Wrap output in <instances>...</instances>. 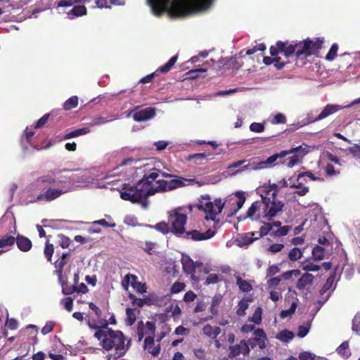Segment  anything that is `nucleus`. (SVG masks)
Listing matches in <instances>:
<instances>
[{
  "instance_id": "3",
  "label": "nucleus",
  "mask_w": 360,
  "mask_h": 360,
  "mask_svg": "<svg viewBox=\"0 0 360 360\" xmlns=\"http://www.w3.org/2000/svg\"><path fill=\"white\" fill-rule=\"evenodd\" d=\"M280 191L279 186L276 184L263 186L261 189V201L262 202V218L271 221L279 213L283 212L284 202L278 198Z\"/></svg>"
},
{
  "instance_id": "62",
  "label": "nucleus",
  "mask_w": 360,
  "mask_h": 360,
  "mask_svg": "<svg viewBox=\"0 0 360 360\" xmlns=\"http://www.w3.org/2000/svg\"><path fill=\"white\" fill-rule=\"evenodd\" d=\"M64 308L69 312L72 311L73 307V299L70 297L64 298L62 300Z\"/></svg>"
},
{
  "instance_id": "58",
  "label": "nucleus",
  "mask_w": 360,
  "mask_h": 360,
  "mask_svg": "<svg viewBox=\"0 0 360 360\" xmlns=\"http://www.w3.org/2000/svg\"><path fill=\"white\" fill-rule=\"evenodd\" d=\"M250 129L251 131L260 133L264 131V125L262 123L252 122L250 125Z\"/></svg>"
},
{
  "instance_id": "43",
  "label": "nucleus",
  "mask_w": 360,
  "mask_h": 360,
  "mask_svg": "<svg viewBox=\"0 0 360 360\" xmlns=\"http://www.w3.org/2000/svg\"><path fill=\"white\" fill-rule=\"evenodd\" d=\"M236 196L238 198L236 201L237 208L234 210L233 214H236L240 209H241L246 200L244 193L243 192L237 191L236 193Z\"/></svg>"
},
{
  "instance_id": "30",
  "label": "nucleus",
  "mask_w": 360,
  "mask_h": 360,
  "mask_svg": "<svg viewBox=\"0 0 360 360\" xmlns=\"http://www.w3.org/2000/svg\"><path fill=\"white\" fill-rule=\"evenodd\" d=\"M236 284L238 285L239 289L245 292H250L252 290V287L250 283L247 281L242 279L239 276L236 277Z\"/></svg>"
},
{
  "instance_id": "29",
  "label": "nucleus",
  "mask_w": 360,
  "mask_h": 360,
  "mask_svg": "<svg viewBox=\"0 0 360 360\" xmlns=\"http://www.w3.org/2000/svg\"><path fill=\"white\" fill-rule=\"evenodd\" d=\"M292 229L290 226H281L276 231H272L270 235L274 238H280L283 236H285L288 234L289 231Z\"/></svg>"
},
{
  "instance_id": "49",
  "label": "nucleus",
  "mask_w": 360,
  "mask_h": 360,
  "mask_svg": "<svg viewBox=\"0 0 360 360\" xmlns=\"http://www.w3.org/2000/svg\"><path fill=\"white\" fill-rule=\"evenodd\" d=\"M256 240H258V238H257V236L255 238L251 237L250 235H249L248 233L244 236H243L241 238L240 240L239 241L240 242L239 245L240 246L248 245L252 243Z\"/></svg>"
},
{
  "instance_id": "61",
  "label": "nucleus",
  "mask_w": 360,
  "mask_h": 360,
  "mask_svg": "<svg viewBox=\"0 0 360 360\" xmlns=\"http://www.w3.org/2000/svg\"><path fill=\"white\" fill-rule=\"evenodd\" d=\"M348 151L353 157L360 159V145L354 144L348 148Z\"/></svg>"
},
{
  "instance_id": "11",
  "label": "nucleus",
  "mask_w": 360,
  "mask_h": 360,
  "mask_svg": "<svg viewBox=\"0 0 360 360\" xmlns=\"http://www.w3.org/2000/svg\"><path fill=\"white\" fill-rule=\"evenodd\" d=\"M129 283L137 292L141 294L146 292L147 287L146 284L139 282L138 277L136 275L129 273L124 277L122 284L125 289H127Z\"/></svg>"
},
{
  "instance_id": "40",
  "label": "nucleus",
  "mask_w": 360,
  "mask_h": 360,
  "mask_svg": "<svg viewBox=\"0 0 360 360\" xmlns=\"http://www.w3.org/2000/svg\"><path fill=\"white\" fill-rule=\"evenodd\" d=\"M335 278V273H333L330 275L326 280L325 284L321 288L320 292L321 294H324L327 292L333 285Z\"/></svg>"
},
{
  "instance_id": "55",
  "label": "nucleus",
  "mask_w": 360,
  "mask_h": 360,
  "mask_svg": "<svg viewBox=\"0 0 360 360\" xmlns=\"http://www.w3.org/2000/svg\"><path fill=\"white\" fill-rule=\"evenodd\" d=\"M325 172L328 176H336L340 174V172L339 169H335L334 166L330 163L327 164L325 167Z\"/></svg>"
},
{
  "instance_id": "12",
  "label": "nucleus",
  "mask_w": 360,
  "mask_h": 360,
  "mask_svg": "<svg viewBox=\"0 0 360 360\" xmlns=\"http://www.w3.org/2000/svg\"><path fill=\"white\" fill-rule=\"evenodd\" d=\"M303 150L302 146H298L296 148H292L290 150H282L281 152H280L278 153H275V154L272 155L271 156L269 157L266 160H262L263 164H264V168L266 169V168L271 167L272 166L277 165V163L276 162L278 159L283 158L286 155L292 154V153H298L300 150Z\"/></svg>"
},
{
  "instance_id": "35",
  "label": "nucleus",
  "mask_w": 360,
  "mask_h": 360,
  "mask_svg": "<svg viewBox=\"0 0 360 360\" xmlns=\"http://www.w3.org/2000/svg\"><path fill=\"white\" fill-rule=\"evenodd\" d=\"M272 231L271 226L270 225V221L264 222V225L260 227L259 231L258 233V236L257 238L259 239L267 236L269 233H271Z\"/></svg>"
},
{
  "instance_id": "7",
  "label": "nucleus",
  "mask_w": 360,
  "mask_h": 360,
  "mask_svg": "<svg viewBox=\"0 0 360 360\" xmlns=\"http://www.w3.org/2000/svg\"><path fill=\"white\" fill-rule=\"evenodd\" d=\"M298 42L289 44L288 41H278L275 46L270 47V54L271 56H276L278 53H283L286 58H289L292 54L297 56V51L299 49Z\"/></svg>"
},
{
  "instance_id": "13",
  "label": "nucleus",
  "mask_w": 360,
  "mask_h": 360,
  "mask_svg": "<svg viewBox=\"0 0 360 360\" xmlns=\"http://www.w3.org/2000/svg\"><path fill=\"white\" fill-rule=\"evenodd\" d=\"M177 58V56H172L166 64L158 68L155 72L149 74L141 79L140 82L143 84L151 82L153 78L155 77L157 72L162 73L168 72L176 63Z\"/></svg>"
},
{
  "instance_id": "10",
  "label": "nucleus",
  "mask_w": 360,
  "mask_h": 360,
  "mask_svg": "<svg viewBox=\"0 0 360 360\" xmlns=\"http://www.w3.org/2000/svg\"><path fill=\"white\" fill-rule=\"evenodd\" d=\"M262 202L261 200H257L252 203L250 207L248 209L247 212L244 214H240L238 217V220L245 221L247 219H250L252 221H257L262 218L263 211Z\"/></svg>"
},
{
  "instance_id": "2",
  "label": "nucleus",
  "mask_w": 360,
  "mask_h": 360,
  "mask_svg": "<svg viewBox=\"0 0 360 360\" xmlns=\"http://www.w3.org/2000/svg\"><path fill=\"white\" fill-rule=\"evenodd\" d=\"M60 171L51 172L47 174L39 176L37 182L43 185L42 191L35 201L51 202L66 193L69 191L68 185L70 179L59 175Z\"/></svg>"
},
{
  "instance_id": "6",
  "label": "nucleus",
  "mask_w": 360,
  "mask_h": 360,
  "mask_svg": "<svg viewBox=\"0 0 360 360\" xmlns=\"http://www.w3.org/2000/svg\"><path fill=\"white\" fill-rule=\"evenodd\" d=\"M323 39L317 37L315 40L307 38L298 42L299 49L297 51V58H306L310 56H318L323 47Z\"/></svg>"
},
{
  "instance_id": "45",
  "label": "nucleus",
  "mask_w": 360,
  "mask_h": 360,
  "mask_svg": "<svg viewBox=\"0 0 360 360\" xmlns=\"http://www.w3.org/2000/svg\"><path fill=\"white\" fill-rule=\"evenodd\" d=\"M338 50V45L337 44H333L326 56V60L328 61L333 60L337 56Z\"/></svg>"
},
{
  "instance_id": "54",
  "label": "nucleus",
  "mask_w": 360,
  "mask_h": 360,
  "mask_svg": "<svg viewBox=\"0 0 360 360\" xmlns=\"http://www.w3.org/2000/svg\"><path fill=\"white\" fill-rule=\"evenodd\" d=\"M247 162L246 160H238L236 162H233L230 165L227 167V169L229 172H231L232 173L234 172L233 169L238 168V169H243V166L245 165V163Z\"/></svg>"
},
{
  "instance_id": "44",
  "label": "nucleus",
  "mask_w": 360,
  "mask_h": 360,
  "mask_svg": "<svg viewBox=\"0 0 360 360\" xmlns=\"http://www.w3.org/2000/svg\"><path fill=\"white\" fill-rule=\"evenodd\" d=\"M76 285H70L68 283H62V292L65 295H72V293L76 292Z\"/></svg>"
},
{
  "instance_id": "22",
  "label": "nucleus",
  "mask_w": 360,
  "mask_h": 360,
  "mask_svg": "<svg viewBox=\"0 0 360 360\" xmlns=\"http://www.w3.org/2000/svg\"><path fill=\"white\" fill-rule=\"evenodd\" d=\"M69 253H63L62 257L55 262L56 273L59 278H62L63 268L68 262V257Z\"/></svg>"
},
{
  "instance_id": "24",
  "label": "nucleus",
  "mask_w": 360,
  "mask_h": 360,
  "mask_svg": "<svg viewBox=\"0 0 360 360\" xmlns=\"http://www.w3.org/2000/svg\"><path fill=\"white\" fill-rule=\"evenodd\" d=\"M314 280V276L311 274H303L297 282V288L299 290H304L305 288L311 284Z\"/></svg>"
},
{
  "instance_id": "1",
  "label": "nucleus",
  "mask_w": 360,
  "mask_h": 360,
  "mask_svg": "<svg viewBox=\"0 0 360 360\" xmlns=\"http://www.w3.org/2000/svg\"><path fill=\"white\" fill-rule=\"evenodd\" d=\"M160 176L171 178L174 175L153 167L135 185L124 184L120 192V198L136 203L145 201L148 197L157 193L165 192L167 180L161 179Z\"/></svg>"
},
{
  "instance_id": "63",
  "label": "nucleus",
  "mask_w": 360,
  "mask_h": 360,
  "mask_svg": "<svg viewBox=\"0 0 360 360\" xmlns=\"http://www.w3.org/2000/svg\"><path fill=\"white\" fill-rule=\"evenodd\" d=\"M55 325L56 324L53 321H47L41 329V333L43 335H47L50 333L53 330Z\"/></svg>"
},
{
  "instance_id": "57",
  "label": "nucleus",
  "mask_w": 360,
  "mask_h": 360,
  "mask_svg": "<svg viewBox=\"0 0 360 360\" xmlns=\"http://www.w3.org/2000/svg\"><path fill=\"white\" fill-rule=\"evenodd\" d=\"M284 245L282 243H273L267 248V250L273 254L281 252L284 248Z\"/></svg>"
},
{
  "instance_id": "47",
  "label": "nucleus",
  "mask_w": 360,
  "mask_h": 360,
  "mask_svg": "<svg viewBox=\"0 0 360 360\" xmlns=\"http://www.w3.org/2000/svg\"><path fill=\"white\" fill-rule=\"evenodd\" d=\"M186 288V285L182 282L176 281L171 287V293L176 294L183 291Z\"/></svg>"
},
{
  "instance_id": "59",
  "label": "nucleus",
  "mask_w": 360,
  "mask_h": 360,
  "mask_svg": "<svg viewBox=\"0 0 360 360\" xmlns=\"http://www.w3.org/2000/svg\"><path fill=\"white\" fill-rule=\"evenodd\" d=\"M145 327L146 329V334L148 333L150 335L149 336L154 337L155 330H156V326H155V323L152 322V321H147L146 323Z\"/></svg>"
},
{
  "instance_id": "17",
  "label": "nucleus",
  "mask_w": 360,
  "mask_h": 360,
  "mask_svg": "<svg viewBox=\"0 0 360 360\" xmlns=\"http://www.w3.org/2000/svg\"><path fill=\"white\" fill-rule=\"evenodd\" d=\"M174 179L167 181L166 191H172L178 188L184 187L186 185L185 181L189 184L196 183L194 179H185L181 176L174 175Z\"/></svg>"
},
{
  "instance_id": "32",
  "label": "nucleus",
  "mask_w": 360,
  "mask_h": 360,
  "mask_svg": "<svg viewBox=\"0 0 360 360\" xmlns=\"http://www.w3.org/2000/svg\"><path fill=\"white\" fill-rule=\"evenodd\" d=\"M314 260H322L325 257V248L320 245H316L311 252Z\"/></svg>"
},
{
  "instance_id": "52",
  "label": "nucleus",
  "mask_w": 360,
  "mask_h": 360,
  "mask_svg": "<svg viewBox=\"0 0 360 360\" xmlns=\"http://www.w3.org/2000/svg\"><path fill=\"white\" fill-rule=\"evenodd\" d=\"M154 228L163 234H167L169 232V225L165 221L158 223Z\"/></svg>"
},
{
  "instance_id": "26",
  "label": "nucleus",
  "mask_w": 360,
  "mask_h": 360,
  "mask_svg": "<svg viewBox=\"0 0 360 360\" xmlns=\"http://www.w3.org/2000/svg\"><path fill=\"white\" fill-rule=\"evenodd\" d=\"M337 353L344 359H348L351 356V352L347 341L343 342L336 349Z\"/></svg>"
},
{
  "instance_id": "19",
  "label": "nucleus",
  "mask_w": 360,
  "mask_h": 360,
  "mask_svg": "<svg viewBox=\"0 0 360 360\" xmlns=\"http://www.w3.org/2000/svg\"><path fill=\"white\" fill-rule=\"evenodd\" d=\"M341 108L338 105L333 104H328L321 112L313 120V122H317L323 119L326 118L327 117L334 114L335 112L340 110Z\"/></svg>"
},
{
  "instance_id": "27",
  "label": "nucleus",
  "mask_w": 360,
  "mask_h": 360,
  "mask_svg": "<svg viewBox=\"0 0 360 360\" xmlns=\"http://www.w3.org/2000/svg\"><path fill=\"white\" fill-rule=\"evenodd\" d=\"M254 334L255 335V340L257 341L259 344V346L261 349L265 347V339H266V333L262 328H258L255 330Z\"/></svg>"
},
{
  "instance_id": "21",
  "label": "nucleus",
  "mask_w": 360,
  "mask_h": 360,
  "mask_svg": "<svg viewBox=\"0 0 360 360\" xmlns=\"http://www.w3.org/2000/svg\"><path fill=\"white\" fill-rule=\"evenodd\" d=\"M154 345V337L148 336L144 340V349L148 350V352L151 354L153 356H157L160 352V344L153 347Z\"/></svg>"
},
{
  "instance_id": "8",
  "label": "nucleus",
  "mask_w": 360,
  "mask_h": 360,
  "mask_svg": "<svg viewBox=\"0 0 360 360\" xmlns=\"http://www.w3.org/2000/svg\"><path fill=\"white\" fill-rule=\"evenodd\" d=\"M169 221L172 226V232L176 236L186 233L185 225L187 221V215L179 213L178 210L172 211L169 215Z\"/></svg>"
},
{
  "instance_id": "25",
  "label": "nucleus",
  "mask_w": 360,
  "mask_h": 360,
  "mask_svg": "<svg viewBox=\"0 0 360 360\" xmlns=\"http://www.w3.org/2000/svg\"><path fill=\"white\" fill-rule=\"evenodd\" d=\"M87 13V9L84 5H79L74 6L68 13V15L70 19H73L75 17H79L85 15Z\"/></svg>"
},
{
  "instance_id": "64",
  "label": "nucleus",
  "mask_w": 360,
  "mask_h": 360,
  "mask_svg": "<svg viewBox=\"0 0 360 360\" xmlns=\"http://www.w3.org/2000/svg\"><path fill=\"white\" fill-rule=\"evenodd\" d=\"M273 124H285L286 122V117L282 113H277L271 120Z\"/></svg>"
},
{
  "instance_id": "60",
  "label": "nucleus",
  "mask_w": 360,
  "mask_h": 360,
  "mask_svg": "<svg viewBox=\"0 0 360 360\" xmlns=\"http://www.w3.org/2000/svg\"><path fill=\"white\" fill-rule=\"evenodd\" d=\"M296 308H297V304H296V303L293 302L291 304L289 309L281 311V312L280 314V316L281 318H285L287 316L292 315V314L295 313Z\"/></svg>"
},
{
  "instance_id": "5",
  "label": "nucleus",
  "mask_w": 360,
  "mask_h": 360,
  "mask_svg": "<svg viewBox=\"0 0 360 360\" xmlns=\"http://www.w3.org/2000/svg\"><path fill=\"white\" fill-rule=\"evenodd\" d=\"M225 202H222L221 198H216L212 202L211 197L208 194L200 195L198 202L195 207L198 210L206 213L205 219L214 221L218 214L221 213Z\"/></svg>"
},
{
  "instance_id": "46",
  "label": "nucleus",
  "mask_w": 360,
  "mask_h": 360,
  "mask_svg": "<svg viewBox=\"0 0 360 360\" xmlns=\"http://www.w3.org/2000/svg\"><path fill=\"white\" fill-rule=\"evenodd\" d=\"M352 329L353 332L356 333L358 335H360V314H356L352 319Z\"/></svg>"
},
{
  "instance_id": "20",
  "label": "nucleus",
  "mask_w": 360,
  "mask_h": 360,
  "mask_svg": "<svg viewBox=\"0 0 360 360\" xmlns=\"http://www.w3.org/2000/svg\"><path fill=\"white\" fill-rule=\"evenodd\" d=\"M18 248L22 252H28L32 247V241L26 236L18 234L16 237Z\"/></svg>"
},
{
  "instance_id": "4",
  "label": "nucleus",
  "mask_w": 360,
  "mask_h": 360,
  "mask_svg": "<svg viewBox=\"0 0 360 360\" xmlns=\"http://www.w3.org/2000/svg\"><path fill=\"white\" fill-rule=\"evenodd\" d=\"M124 342L125 338L122 331L108 328L107 338L103 340V348L109 351L115 347V352L108 356V360H110L111 358L116 360L125 354L128 347H125Z\"/></svg>"
},
{
  "instance_id": "34",
  "label": "nucleus",
  "mask_w": 360,
  "mask_h": 360,
  "mask_svg": "<svg viewBox=\"0 0 360 360\" xmlns=\"http://www.w3.org/2000/svg\"><path fill=\"white\" fill-rule=\"evenodd\" d=\"M16 238L12 236H4L0 239V248L11 247L15 243Z\"/></svg>"
},
{
  "instance_id": "28",
  "label": "nucleus",
  "mask_w": 360,
  "mask_h": 360,
  "mask_svg": "<svg viewBox=\"0 0 360 360\" xmlns=\"http://www.w3.org/2000/svg\"><path fill=\"white\" fill-rule=\"evenodd\" d=\"M89 132H90L89 127H83V128L78 129L74 130L72 131H70V132L66 134L64 136L63 139L66 140V139H69L71 138H75V137H77V136H79L82 135H84Z\"/></svg>"
},
{
  "instance_id": "18",
  "label": "nucleus",
  "mask_w": 360,
  "mask_h": 360,
  "mask_svg": "<svg viewBox=\"0 0 360 360\" xmlns=\"http://www.w3.org/2000/svg\"><path fill=\"white\" fill-rule=\"evenodd\" d=\"M181 264L184 273L193 276L195 271L196 265L193 260L188 255H182Z\"/></svg>"
},
{
  "instance_id": "33",
  "label": "nucleus",
  "mask_w": 360,
  "mask_h": 360,
  "mask_svg": "<svg viewBox=\"0 0 360 360\" xmlns=\"http://www.w3.org/2000/svg\"><path fill=\"white\" fill-rule=\"evenodd\" d=\"M294 338V333L288 330H281L276 335V338L282 342H288Z\"/></svg>"
},
{
  "instance_id": "53",
  "label": "nucleus",
  "mask_w": 360,
  "mask_h": 360,
  "mask_svg": "<svg viewBox=\"0 0 360 360\" xmlns=\"http://www.w3.org/2000/svg\"><path fill=\"white\" fill-rule=\"evenodd\" d=\"M129 298L130 299L133 306H136L140 308L144 306V300L141 298H137L135 295L129 293Z\"/></svg>"
},
{
  "instance_id": "31",
  "label": "nucleus",
  "mask_w": 360,
  "mask_h": 360,
  "mask_svg": "<svg viewBox=\"0 0 360 360\" xmlns=\"http://www.w3.org/2000/svg\"><path fill=\"white\" fill-rule=\"evenodd\" d=\"M208 65H209V63L206 62L202 64V68H196V69L191 70L188 71L186 73L188 78H192V79L196 78V77H198L199 72H207L208 70Z\"/></svg>"
},
{
  "instance_id": "37",
  "label": "nucleus",
  "mask_w": 360,
  "mask_h": 360,
  "mask_svg": "<svg viewBox=\"0 0 360 360\" xmlns=\"http://www.w3.org/2000/svg\"><path fill=\"white\" fill-rule=\"evenodd\" d=\"M78 105V98L73 96L69 98L63 104V108L65 110H70Z\"/></svg>"
},
{
  "instance_id": "56",
  "label": "nucleus",
  "mask_w": 360,
  "mask_h": 360,
  "mask_svg": "<svg viewBox=\"0 0 360 360\" xmlns=\"http://www.w3.org/2000/svg\"><path fill=\"white\" fill-rule=\"evenodd\" d=\"M266 49V45L264 43H261L254 46L252 49H248L246 51V55L250 56L258 51H264Z\"/></svg>"
},
{
  "instance_id": "41",
  "label": "nucleus",
  "mask_w": 360,
  "mask_h": 360,
  "mask_svg": "<svg viewBox=\"0 0 360 360\" xmlns=\"http://www.w3.org/2000/svg\"><path fill=\"white\" fill-rule=\"evenodd\" d=\"M188 160H193L196 164H202L203 161L207 160L205 153H195L190 155L188 158Z\"/></svg>"
},
{
  "instance_id": "23",
  "label": "nucleus",
  "mask_w": 360,
  "mask_h": 360,
  "mask_svg": "<svg viewBox=\"0 0 360 360\" xmlns=\"http://www.w3.org/2000/svg\"><path fill=\"white\" fill-rule=\"evenodd\" d=\"M221 328L218 326H212L210 324H206L202 328V333L204 335L215 339L220 333Z\"/></svg>"
},
{
  "instance_id": "16",
  "label": "nucleus",
  "mask_w": 360,
  "mask_h": 360,
  "mask_svg": "<svg viewBox=\"0 0 360 360\" xmlns=\"http://www.w3.org/2000/svg\"><path fill=\"white\" fill-rule=\"evenodd\" d=\"M245 165L243 166V169H238L233 172V174H237L246 170H260L264 169V164L263 161L259 160V157H255L249 160H246Z\"/></svg>"
},
{
  "instance_id": "38",
  "label": "nucleus",
  "mask_w": 360,
  "mask_h": 360,
  "mask_svg": "<svg viewBox=\"0 0 360 360\" xmlns=\"http://www.w3.org/2000/svg\"><path fill=\"white\" fill-rule=\"evenodd\" d=\"M126 315H127L126 324L127 326H132L136 320V315L134 313V309H131V308H127L126 309Z\"/></svg>"
},
{
  "instance_id": "39",
  "label": "nucleus",
  "mask_w": 360,
  "mask_h": 360,
  "mask_svg": "<svg viewBox=\"0 0 360 360\" xmlns=\"http://www.w3.org/2000/svg\"><path fill=\"white\" fill-rule=\"evenodd\" d=\"M249 300H242L238 303V308L236 311V314L239 316H243L245 314V310L248 308Z\"/></svg>"
},
{
  "instance_id": "15",
  "label": "nucleus",
  "mask_w": 360,
  "mask_h": 360,
  "mask_svg": "<svg viewBox=\"0 0 360 360\" xmlns=\"http://www.w3.org/2000/svg\"><path fill=\"white\" fill-rule=\"evenodd\" d=\"M215 231H212L211 229H208L204 233H201L197 230H192L190 231H186V233H184L185 234L184 238L186 239L191 238L195 241L205 240L213 237L215 235Z\"/></svg>"
},
{
  "instance_id": "9",
  "label": "nucleus",
  "mask_w": 360,
  "mask_h": 360,
  "mask_svg": "<svg viewBox=\"0 0 360 360\" xmlns=\"http://www.w3.org/2000/svg\"><path fill=\"white\" fill-rule=\"evenodd\" d=\"M155 115V110L152 108H146L145 109H140L139 106L129 110L127 114V117H132L134 121L140 122H145L150 120Z\"/></svg>"
},
{
  "instance_id": "36",
  "label": "nucleus",
  "mask_w": 360,
  "mask_h": 360,
  "mask_svg": "<svg viewBox=\"0 0 360 360\" xmlns=\"http://www.w3.org/2000/svg\"><path fill=\"white\" fill-rule=\"evenodd\" d=\"M303 255L302 252L298 248H293L288 252V259L290 261L295 262L300 259Z\"/></svg>"
},
{
  "instance_id": "48",
  "label": "nucleus",
  "mask_w": 360,
  "mask_h": 360,
  "mask_svg": "<svg viewBox=\"0 0 360 360\" xmlns=\"http://www.w3.org/2000/svg\"><path fill=\"white\" fill-rule=\"evenodd\" d=\"M240 353H242V345L240 343L230 347V352L229 356L230 358H233L239 355Z\"/></svg>"
},
{
  "instance_id": "14",
  "label": "nucleus",
  "mask_w": 360,
  "mask_h": 360,
  "mask_svg": "<svg viewBox=\"0 0 360 360\" xmlns=\"http://www.w3.org/2000/svg\"><path fill=\"white\" fill-rule=\"evenodd\" d=\"M242 64L236 57L221 58L218 60V70H238Z\"/></svg>"
},
{
  "instance_id": "42",
  "label": "nucleus",
  "mask_w": 360,
  "mask_h": 360,
  "mask_svg": "<svg viewBox=\"0 0 360 360\" xmlns=\"http://www.w3.org/2000/svg\"><path fill=\"white\" fill-rule=\"evenodd\" d=\"M54 252L53 245L49 243V240L46 242L45 248L44 250V255L49 262L51 261L53 254Z\"/></svg>"
},
{
  "instance_id": "50",
  "label": "nucleus",
  "mask_w": 360,
  "mask_h": 360,
  "mask_svg": "<svg viewBox=\"0 0 360 360\" xmlns=\"http://www.w3.org/2000/svg\"><path fill=\"white\" fill-rule=\"evenodd\" d=\"M262 309L261 307L256 308L252 316L251 317V321L255 324H260L262 322Z\"/></svg>"
},
{
  "instance_id": "51",
  "label": "nucleus",
  "mask_w": 360,
  "mask_h": 360,
  "mask_svg": "<svg viewBox=\"0 0 360 360\" xmlns=\"http://www.w3.org/2000/svg\"><path fill=\"white\" fill-rule=\"evenodd\" d=\"M302 269L307 271H317L321 269V266L314 264L311 262H304L302 264Z\"/></svg>"
}]
</instances>
